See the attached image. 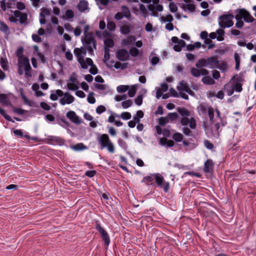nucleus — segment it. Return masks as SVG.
<instances>
[{
    "instance_id": "obj_1",
    "label": "nucleus",
    "mask_w": 256,
    "mask_h": 256,
    "mask_svg": "<svg viewBox=\"0 0 256 256\" xmlns=\"http://www.w3.org/2000/svg\"><path fill=\"white\" fill-rule=\"evenodd\" d=\"M24 48L22 46L19 47L16 52V56L18 58V72L19 75L24 74L23 69L24 70L25 77L29 78L32 77L30 71L32 68L28 58L23 55Z\"/></svg>"
},
{
    "instance_id": "obj_2",
    "label": "nucleus",
    "mask_w": 256,
    "mask_h": 256,
    "mask_svg": "<svg viewBox=\"0 0 256 256\" xmlns=\"http://www.w3.org/2000/svg\"><path fill=\"white\" fill-rule=\"evenodd\" d=\"M90 29L88 25H86L84 27V38L82 40L83 44L87 48L88 52L90 54L93 53V49H96V43L92 32H88Z\"/></svg>"
},
{
    "instance_id": "obj_3",
    "label": "nucleus",
    "mask_w": 256,
    "mask_h": 256,
    "mask_svg": "<svg viewBox=\"0 0 256 256\" xmlns=\"http://www.w3.org/2000/svg\"><path fill=\"white\" fill-rule=\"evenodd\" d=\"M198 68L203 67H207L211 69L220 68V61L218 60L217 56H212L208 58H200L198 60L196 64Z\"/></svg>"
},
{
    "instance_id": "obj_4",
    "label": "nucleus",
    "mask_w": 256,
    "mask_h": 256,
    "mask_svg": "<svg viewBox=\"0 0 256 256\" xmlns=\"http://www.w3.org/2000/svg\"><path fill=\"white\" fill-rule=\"evenodd\" d=\"M97 140L100 146V149L103 150L107 148L108 150L110 153L114 152V148L113 144L110 140L107 134H102Z\"/></svg>"
},
{
    "instance_id": "obj_5",
    "label": "nucleus",
    "mask_w": 256,
    "mask_h": 256,
    "mask_svg": "<svg viewBox=\"0 0 256 256\" xmlns=\"http://www.w3.org/2000/svg\"><path fill=\"white\" fill-rule=\"evenodd\" d=\"M234 18L232 14H223L219 17L220 20L218 22L220 26L222 28H230L233 26L232 19Z\"/></svg>"
},
{
    "instance_id": "obj_6",
    "label": "nucleus",
    "mask_w": 256,
    "mask_h": 256,
    "mask_svg": "<svg viewBox=\"0 0 256 256\" xmlns=\"http://www.w3.org/2000/svg\"><path fill=\"white\" fill-rule=\"evenodd\" d=\"M152 176L158 186L163 188L164 192H168L170 190V183L164 182V177L160 174H154Z\"/></svg>"
},
{
    "instance_id": "obj_7",
    "label": "nucleus",
    "mask_w": 256,
    "mask_h": 256,
    "mask_svg": "<svg viewBox=\"0 0 256 256\" xmlns=\"http://www.w3.org/2000/svg\"><path fill=\"white\" fill-rule=\"evenodd\" d=\"M95 229L100 234L106 246H108L110 244V238L106 231L101 226L99 222H96Z\"/></svg>"
},
{
    "instance_id": "obj_8",
    "label": "nucleus",
    "mask_w": 256,
    "mask_h": 256,
    "mask_svg": "<svg viewBox=\"0 0 256 256\" xmlns=\"http://www.w3.org/2000/svg\"><path fill=\"white\" fill-rule=\"evenodd\" d=\"M236 12L246 22H252L255 20L250 13L244 8H238L236 10Z\"/></svg>"
},
{
    "instance_id": "obj_9",
    "label": "nucleus",
    "mask_w": 256,
    "mask_h": 256,
    "mask_svg": "<svg viewBox=\"0 0 256 256\" xmlns=\"http://www.w3.org/2000/svg\"><path fill=\"white\" fill-rule=\"evenodd\" d=\"M63 96L64 97L60 100V103L62 106L70 104L74 100V98L68 92L64 93Z\"/></svg>"
},
{
    "instance_id": "obj_10",
    "label": "nucleus",
    "mask_w": 256,
    "mask_h": 256,
    "mask_svg": "<svg viewBox=\"0 0 256 256\" xmlns=\"http://www.w3.org/2000/svg\"><path fill=\"white\" fill-rule=\"evenodd\" d=\"M74 52V55L78 58V61L81 66L82 68L83 69H86L88 68V66L86 64L84 56L81 54L80 49L79 48H76Z\"/></svg>"
},
{
    "instance_id": "obj_11",
    "label": "nucleus",
    "mask_w": 256,
    "mask_h": 256,
    "mask_svg": "<svg viewBox=\"0 0 256 256\" xmlns=\"http://www.w3.org/2000/svg\"><path fill=\"white\" fill-rule=\"evenodd\" d=\"M47 140L48 141V143L51 144H58L62 146L64 144L65 142L64 140L62 138L54 136H48Z\"/></svg>"
},
{
    "instance_id": "obj_12",
    "label": "nucleus",
    "mask_w": 256,
    "mask_h": 256,
    "mask_svg": "<svg viewBox=\"0 0 256 256\" xmlns=\"http://www.w3.org/2000/svg\"><path fill=\"white\" fill-rule=\"evenodd\" d=\"M116 56L118 60L125 61L128 59L129 54L126 50L120 49L117 52Z\"/></svg>"
},
{
    "instance_id": "obj_13",
    "label": "nucleus",
    "mask_w": 256,
    "mask_h": 256,
    "mask_svg": "<svg viewBox=\"0 0 256 256\" xmlns=\"http://www.w3.org/2000/svg\"><path fill=\"white\" fill-rule=\"evenodd\" d=\"M14 14L15 17L19 18V22L20 24H27L28 15L26 13L22 12L19 10H15L14 12Z\"/></svg>"
},
{
    "instance_id": "obj_14",
    "label": "nucleus",
    "mask_w": 256,
    "mask_h": 256,
    "mask_svg": "<svg viewBox=\"0 0 256 256\" xmlns=\"http://www.w3.org/2000/svg\"><path fill=\"white\" fill-rule=\"evenodd\" d=\"M70 80L72 83H68L67 87L69 90H76L78 88V86L75 84L77 81L76 74L74 72L70 78Z\"/></svg>"
},
{
    "instance_id": "obj_15",
    "label": "nucleus",
    "mask_w": 256,
    "mask_h": 256,
    "mask_svg": "<svg viewBox=\"0 0 256 256\" xmlns=\"http://www.w3.org/2000/svg\"><path fill=\"white\" fill-rule=\"evenodd\" d=\"M214 164L212 160H207L204 164L203 170L205 172L212 173L214 171Z\"/></svg>"
},
{
    "instance_id": "obj_16",
    "label": "nucleus",
    "mask_w": 256,
    "mask_h": 256,
    "mask_svg": "<svg viewBox=\"0 0 256 256\" xmlns=\"http://www.w3.org/2000/svg\"><path fill=\"white\" fill-rule=\"evenodd\" d=\"M66 117L70 119L72 122L79 124L80 123L79 117L76 114V112L74 111H69L66 114Z\"/></svg>"
},
{
    "instance_id": "obj_17",
    "label": "nucleus",
    "mask_w": 256,
    "mask_h": 256,
    "mask_svg": "<svg viewBox=\"0 0 256 256\" xmlns=\"http://www.w3.org/2000/svg\"><path fill=\"white\" fill-rule=\"evenodd\" d=\"M0 103L2 106H8L10 104V102L8 95L5 94H0Z\"/></svg>"
},
{
    "instance_id": "obj_18",
    "label": "nucleus",
    "mask_w": 256,
    "mask_h": 256,
    "mask_svg": "<svg viewBox=\"0 0 256 256\" xmlns=\"http://www.w3.org/2000/svg\"><path fill=\"white\" fill-rule=\"evenodd\" d=\"M78 8L80 12H84L88 8V2L84 0H80L78 5Z\"/></svg>"
},
{
    "instance_id": "obj_19",
    "label": "nucleus",
    "mask_w": 256,
    "mask_h": 256,
    "mask_svg": "<svg viewBox=\"0 0 256 256\" xmlns=\"http://www.w3.org/2000/svg\"><path fill=\"white\" fill-rule=\"evenodd\" d=\"M210 106L206 103H202L198 106V109L202 113V114H206Z\"/></svg>"
},
{
    "instance_id": "obj_20",
    "label": "nucleus",
    "mask_w": 256,
    "mask_h": 256,
    "mask_svg": "<svg viewBox=\"0 0 256 256\" xmlns=\"http://www.w3.org/2000/svg\"><path fill=\"white\" fill-rule=\"evenodd\" d=\"M114 42L112 38H106L104 40V50L110 49L114 46Z\"/></svg>"
},
{
    "instance_id": "obj_21",
    "label": "nucleus",
    "mask_w": 256,
    "mask_h": 256,
    "mask_svg": "<svg viewBox=\"0 0 256 256\" xmlns=\"http://www.w3.org/2000/svg\"><path fill=\"white\" fill-rule=\"evenodd\" d=\"M64 95V92L60 90H56V94H51L50 98L52 100H56L58 96H62Z\"/></svg>"
},
{
    "instance_id": "obj_22",
    "label": "nucleus",
    "mask_w": 256,
    "mask_h": 256,
    "mask_svg": "<svg viewBox=\"0 0 256 256\" xmlns=\"http://www.w3.org/2000/svg\"><path fill=\"white\" fill-rule=\"evenodd\" d=\"M186 42L184 40H180V42L174 44V50L177 52H180L182 50V48L186 46Z\"/></svg>"
},
{
    "instance_id": "obj_23",
    "label": "nucleus",
    "mask_w": 256,
    "mask_h": 256,
    "mask_svg": "<svg viewBox=\"0 0 256 256\" xmlns=\"http://www.w3.org/2000/svg\"><path fill=\"white\" fill-rule=\"evenodd\" d=\"M0 30L6 34L10 33V28L3 21L0 20Z\"/></svg>"
},
{
    "instance_id": "obj_24",
    "label": "nucleus",
    "mask_w": 256,
    "mask_h": 256,
    "mask_svg": "<svg viewBox=\"0 0 256 256\" xmlns=\"http://www.w3.org/2000/svg\"><path fill=\"white\" fill-rule=\"evenodd\" d=\"M179 84H180V86H178L176 87V88L180 92L184 90L186 92L190 88L188 84L186 83L184 80L180 82Z\"/></svg>"
},
{
    "instance_id": "obj_25",
    "label": "nucleus",
    "mask_w": 256,
    "mask_h": 256,
    "mask_svg": "<svg viewBox=\"0 0 256 256\" xmlns=\"http://www.w3.org/2000/svg\"><path fill=\"white\" fill-rule=\"evenodd\" d=\"M234 17L236 20L235 26L238 28H241L244 24V23L242 20V18H241V17L238 14H236L235 16Z\"/></svg>"
},
{
    "instance_id": "obj_26",
    "label": "nucleus",
    "mask_w": 256,
    "mask_h": 256,
    "mask_svg": "<svg viewBox=\"0 0 256 256\" xmlns=\"http://www.w3.org/2000/svg\"><path fill=\"white\" fill-rule=\"evenodd\" d=\"M202 82L206 84H214L215 81L210 76H204L202 80Z\"/></svg>"
},
{
    "instance_id": "obj_27",
    "label": "nucleus",
    "mask_w": 256,
    "mask_h": 256,
    "mask_svg": "<svg viewBox=\"0 0 256 256\" xmlns=\"http://www.w3.org/2000/svg\"><path fill=\"white\" fill-rule=\"evenodd\" d=\"M0 64L2 68V69L6 71L8 70V62L6 58V57L4 58H1L0 59Z\"/></svg>"
},
{
    "instance_id": "obj_28",
    "label": "nucleus",
    "mask_w": 256,
    "mask_h": 256,
    "mask_svg": "<svg viewBox=\"0 0 256 256\" xmlns=\"http://www.w3.org/2000/svg\"><path fill=\"white\" fill-rule=\"evenodd\" d=\"M72 150L76 151H80L84 150L87 148V146L84 144L82 143H78L76 144L73 145L72 146Z\"/></svg>"
},
{
    "instance_id": "obj_29",
    "label": "nucleus",
    "mask_w": 256,
    "mask_h": 256,
    "mask_svg": "<svg viewBox=\"0 0 256 256\" xmlns=\"http://www.w3.org/2000/svg\"><path fill=\"white\" fill-rule=\"evenodd\" d=\"M144 114L141 110H138L136 112V115L134 116L133 120L136 122L139 123L140 122V119L144 117Z\"/></svg>"
},
{
    "instance_id": "obj_30",
    "label": "nucleus",
    "mask_w": 256,
    "mask_h": 256,
    "mask_svg": "<svg viewBox=\"0 0 256 256\" xmlns=\"http://www.w3.org/2000/svg\"><path fill=\"white\" fill-rule=\"evenodd\" d=\"M232 80H234L235 82V84H242L244 80L243 78V76L241 74H236L233 76L232 78Z\"/></svg>"
},
{
    "instance_id": "obj_31",
    "label": "nucleus",
    "mask_w": 256,
    "mask_h": 256,
    "mask_svg": "<svg viewBox=\"0 0 256 256\" xmlns=\"http://www.w3.org/2000/svg\"><path fill=\"white\" fill-rule=\"evenodd\" d=\"M129 54L131 56L134 57L137 56L139 54L142 55V54L140 52L139 50L135 47H132L130 48Z\"/></svg>"
},
{
    "instance_id": "obj_32",
    "label": "nucleus",
    "mask_w": 256,
    "mask_h": 256,
    "mask_svg": "<svg viewBox=\"0 0 256 256\" xmlns=\"http://www.w3.org/2000/svg\"><path fill=\"white\" fill-rule=\"evenodd\" d=\"M178 112L182 116H190V112L185 108H177Z\"/></svg>"
},
{
    "instance_id": "obj_33",
    "label": "nucleus",
    "mask_w": 256,
    "mask_h": 256,
    "mask_svg": "<svg viewBox=\"0 0 256 256\" xmlns=\"http://www.w3.org/2000/svg\"><path fill=\"white\" fill-rule=\"evenodd\" d=\"M153 176H144L141 182H144L148 186L152 184V182L154 180Z\"/></svg>"
},
{
    "instance_id": "obj_34",
    "label": "nucleus",
    "mask_w": 256,
    "mask_h": 256,
    "mask_svg": "<svg viewBox=\"0 0 256 256\" xmlns=\"http://www.w3.org/2000/svg\"><path fill=\"white\" fill-rule=\"evenodd\" d=\"M0 114L4 117V118L7 120L14 122V120H13L12 118L8 114H7L4 110L0 107Z\"/></svg>"
},
{
    "instance_id": "obj_35",
    "label": "nucleus",
    "mask_w": 256,
    "mask_h": 256,
    "mask_svg": "<svg viewBox=\"0 0 256 256\" xmlns=\"http://www.w3.org/2000/svg\"><path fill=\"white\" fill-rule=\"evenodd\" d=\"M216 32L218 35V37H217V40L218 41H222L224 40V31L222 28H220L216 30Z\"/></svg>"
},
{
    "instance_id": "obj_36",
    "label": "nucleus",
    "mask_w": 256,
    "mask_h": 256,
    "mask_svg": "<svg viewBox=\"0 0 256 256\" xmlns=\"http://www.w3.org/2000/svg\"><path fill=\"white\" fill-rule=\"evenodd\" d=\"M120 30L122 34H128L130 32V29L128 26L124 25L120 27Z\"/></svg>"
},
{
    "instance_id": "obj_37",
    "label": "nucleus",
    "mask_w": 256,
    "mask_h": 256,
    "mask_svg": "<svg viewBox=\"0 0 256 256\" xmlns=\"http://www.w3.org/2000/svg\"><path fill=\"white\" fill-rule=\"evenodd\" d=\"M214 108L211 106H210L208 110L210 120L212 123H213L214 121Z\"/></svg>"
},
{
    "instance_id": "obj_38",
    "label": "nucleus",
    "mask_w": 256,
    "mask_h": 256,
    "mask_svg": "<svg viewBox=\"0 0 256 256\" xmlns=\"http://www.w3.org/2000/svg\"><path fill=\"white\" fill-rule=\"evenodd\" d=\"M172 138L176 142H180L183 139V136L182 134L176 132L173 134Z\"/></svg>"
},
{
    "instance_id": "obj_39",
    "label": "nucleus",
    "mask_w": 256,
    "mask_h": 256,
    "mask_svg": "<svg viewBox=\"0 0 256 256\" xmlns=\"http://www.w3.org/2000/svg\"><path fill=\"white\" fill-rule=\"evenodd\" d=\"M191 74L196 78H198L200 76V71L196 68H192L190 69Z\"/></svg>"
},
{
    "instance_id": "obj_40",
    "label": "nucleus",
    "mask_w": 256,
    "mask_h": 256,
    "mask_svg": "<svg viewBox=\"0 0 256 256\" xmlns=\"http://www.w3.org/2000/svg\"><path fill=\"white\" fill-rule=\"evenodd\" d=\"M129 86H128L120 85L116 88V90L118 92L122 93L126 92Z\"/></svg>"
},
{
    "instance_id": "obj_41",
    "label": "nucleus",
    "mask_w": 256,
    "mask_h": 256,
    "mask_svg": "<svg viewBox=\"0 0 256 256\" xmlns=\"http://www.w3.org/2000/svg\"><path fill=\"white\" fill-rule=\"evenodd\" d=\"M136 92V88L135 85L131 86L128 92V95L130 98H132L135 95Z\"/></svg>"
},
{
    "instance_id": "obj_42",
    "label": "nucleus",
    "mask_w": 256,
    "mask_h": 256,
    "mask_svg": "<svg viewBox=\"0 0 256 256\" xmlns=\"http://www.w3.org/2000/svg\"><path fill=\"white\" fill-rule=\"evenodd\" d=\"M166 118H168V120H169L171 121H174L178 118V114L176 112L169 113Z\"/></svg>"
},
{
    "instance_id": "obj_43",
    "label": "nucleus",
    "mask_w": 256,
    "mask_h": 256,
    "mask_svg": "<svg viewBox=\"0 0 256 256\" xmlns=\"http://www.w3.org/2000/svg\"><path fill=\"white\" fill-rule=\"evenodd\" d=\"M132 104V102L131 100H128L122 102V106L124 108H127L130 107Z\"/></svg>"
},
{
    "instance_id": "obj_44",
    "label": "nucleus",
    "mask_w": 256,
    "mask_h": 256,
    "mask_svg": "<svg viewBox=\"0 0 256 256\" xmlns=\"http://www.w3.org/2000/svg\"><path fill=\"white\" fill-rule=\"evenodd\" d=\"M94 93L93 92H90L87 98L88 102L91 104H94L96 102V99L94 96Z\"/></svg>"
},
{
    "instance_id": "obj_45",
    "label": "nucleus",
    "mask_w": 256,
    "mask_h": 256,
    "mask_svg": "<svg viewBox=\"0 0 256 256\" xmlns=\"http://www.w3.org/2000/svg\"><path fill=\"white\" fill-rule=\"evenodd\" d=\"M104 50V62L106 63L110 58V50L106 49Z\"/></svg>"
},
{
    "instance_id": "obj_46",
    "label": "nucleus",
    "mask_w": 256,
    "mask_h": 256,
    "mask_svg": "<svg viewBox=\"0 0 256 256\" xmlns=\"http://www.w3.org/2000/svg\"><path fill=\"white\" fill-rule=\"evenodd\" d=\"M131 114L129 112H123L121 114L120 117L124 120H128L131 118Z\"/></svg>"
},
{
    "instance_id": "obj_47",
    "label": "nucleus",
    "mask_w": 256,
    "mask_h": 256,
    "mask_svg": "<svg viewBox=\"0 0 256 256\" xmlns=\"http://www.w3.org/2000/svg\"><path fill=\"white\" fill-rule=\"evenodd\" d=\"M118 145L124 150H126L128 148V145L126 142H124L122 139L119 138L118 140Z\"/></svg>"
},
{
    "instance_id": "obj_48",
    "label": "nucleus",
    "mask_w": 256,
    "mask_h": 256,
    "mask_svg": "<svg viewBox=\"0 0 256 256\" xmlns=\"http://www.w3.org/2000/svg\"><path fill=\"white\" fill-rule=\"evenodd\" d=\"M122 10H123V13H124L123 14H124V16L126 18H128L130 16V13L129 9L126 6H123L122 7Z\"/></svg>"
},
{
    "instance_id": "obj_49",
    "label": "nucleus",
    "mask_w": 256,
    "mask_h": 256,
    "mask_svg": "<svg viewBox=\"0 0 256 256\" xmlns=\"http://www.w3.org/2000/svg\"><path fill=\"white\" fill-rule=\"evenodd\" d=\"M116 24L113 22H108L107 24V28L110 31H114L116 29Z\"/></svg>"
},
{
    "instance_id": "obj_50",
    "label": "nucleus",
    "mask_w": 256,
    "mask_h": 256,
    "mask_svg": "<svg viewBox=\"0 0 256 256\" xmlns=\"http://www.w3.org/2000/svg\"><path fill=\"white\" fill-rule=\"evenodd\" d=\"M161 18L164 22H171L174 20L173 16L170 14H168L166 16H162Z\"/></svg>"
},
{
    "instance_id": "obj_51",
    "label": "nucleus",
    "mask_w": 256,
    "mask_h": 256,
    "mask_svg": "<svg viewBox=\"0 0 256 256\" xmlns=\"http://www.w3.org/2000/svg\"><path fill=\"white\" fill-rule=\"evenodd\" d=\"M204 44H208V49L212 48L215 46L214 44L212 42V41L210 38H206L204 40Z\"/></svg>"
},
{
    "instance_id": "obj_52",
    "label": "nucleus",
    "mask_w": 256,
    "mask_h": 256,
    "mask_svg": "<svg viewBox=\"0 0 256 256\" xmlns=\"http://www.w3.org/2000/svg\"><path fill=\"white\" fill-rule=\"evenodd\" d=\"M232 88L236 92H241L242 90V84H234Z\"/></svg>"
},
{
    "instance_id": "obj_53",
    "label": "nucleus",
    "mask_w": 256,
    "mask_h": 256,
    "mask_svg": "<svg viewBox=\"0 0 256 256\" xmlns=\"http://www.w3.org/2000/svg\"><path fill=\"white\" fill-rule=\"evenodd\" d=\"M168 122L166 117H160L158 120V124L162 126H165Z\"/></svg>"
},
{
    "instance_id": "obj_54",
    "label": "nucleus",
    "mask_w": 256,
    "mask_h": 256,
    "mask_svg": "<svg viewBox=\"0 0 256 256\" xmlns=\"http://www.w3.org/2000/svg\"><path fill=\"white\" fill-rule=\"evenodd\" d=\"M65 14L66 18L68 19L72 18L74 16V12L71 10H66Z\"/></svg>"
},
{
    "instance_id": "obj_55",
    "label": "nucleus",
    "mask_w": 256,
    "mask_h": 256,
    "mask_svg": "<svg viewBox=\"0 0 256 256\" xmlns=\"http://www.w3.org/2000/svg\"><path fill=\"white\" fill-rule=\"evenodd\" d=\"M169 7H170V12H175L178 10V7H177L176 5L174 2H170L169 4Z\"/></svg>"
},
{
    "instance_id": "obj_56",
    "label": "nucleus",
    "mask_w": 256,
    "mask_h": 256,
    "mask_svg": "<svg viewBox=\"0 0 256 256\" xmlns=\"http://www.w3.org/2000/svg\"><path fill=\"white\" fill-rule=\"evenodd\" d=\"M204 145L208 150H212L214 148V144L207 140L204 141Z\"/></svg>"
},
{
    "instance_id": "obj_57",
    "label": "nucleus",
    "mask_w": 256,
    "mask_h": 256,
    "mask_svg": "<svg viewBox=\"0 0 256 256\" xmlns=\"http://www.w3.org/2000/svg\"><path fill=\"white\" fill-rule=\"evenodd\" d=\"M13 112L16 113L18 114L22 115L24 114L25 110L22 108H12Z\"/></svg>"
},
{
    "instance_id": "obj_58",
    "label": "nucleus",
    "mask_w": 256,
    "mask_h": 256,
    "mask_svg": "<svg viewBox=\"0 0 256 256\" xmlns=\"http://www.w3.org/2000/svg\"><path fill=\"white\" fill-rule=\"evenodd\" d=\"M127 98V96L126 94H124L122 96L120 95H116L114 97V100L116 102H120L122 100H125Z\"/></svg>"
},
{
    "instance_id": "obj_59",
    "label": "nucleus",
    "mask_w": 256,
    "mask_h": 256,
    "mask_svg": "<svg viewBox=\"0 0 256 256\" xmlns=\"http://www.w3.org/2000/svg\"><path fill=\"white\" fill-rule=\"evenodd\" d=\"M106 110V108L102 105L99 106L96 108V112L98 114H101Z\"/></svg>"
},
{
    "instance_id": "obj_60",
    "label": "nucleus",
    "mask_w": 256,
    "mask_h": 256,
    "mask_svg": "<svg viewBox=\"0 0 256 256\" xmlns=\"http://www.w3.org/2000/svg\"><path fill=\"white\" fill-rule=\"evenodd\" d=\"M234 60L236 62V67L235 68L236 70H238L240 68V58L239 56H237L236 54L234 56Z\"/></svg>"
},
{
    "instance_id": "obj_61",
    "label": "nucleus",
    "mask_w": 256,
    "mask_h": 256,
    "mask_svg": "<svg viewBox=\"0 0 256 256\" xmlns=\"http://www.w3.org/2000/svg\"><path fill=\"white\" fill-rule=\"evenodd\" d=\"M134 102L138 106L142 105V95L138 96L134 100Z\"/></svg>"
},
{
    "instance_id": "obj_62",
    "label": "nucleus",
    "mask_w": 256,
    "mask_h": 256,
    "mask_svg": "<svg viewBox=\"0 0 256 256\" xmlns=\"http://www.w3.org/2000/svg\"><path fill=\"white\" fill-rule=\"evenodd\" d=\"M96 174V172L95 170H88L86 172L85 175L89 178H92Z\"/></svg>"
},
{
    "instance_id": "obj_63",
    "label": "nucleus",
    "mask_w": 256,
    "mask_h": 256,
    "mask_svg": "<svg viewBox=\"0 0 256 256\" xmlns=\"http://www.w3.org/2000/svg\"><path fill=\"white\" fill-rule=\"evenodd\" d=\"M32 40L36 42H42V38L40 37L36 34H33L32 36Z\"/></svg>"
},
{
    "instance_id": "obj_64",
    "label": "nucleus",
    "mask_w": 256,
    "mask_h": 256,
    "mask_svg": "<svg viewBox=\"0 0 256 256\" xmlns=\"http://www.w3.org/2000/svg\"><path fill=\"white\" fill-rule=\"evenodd\" d=\"M89 72L94 75L96 74L98 72V70L95 65L91 66L89 70Z\"/></svg>"
}]
</instances>
